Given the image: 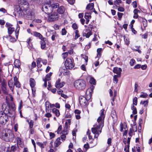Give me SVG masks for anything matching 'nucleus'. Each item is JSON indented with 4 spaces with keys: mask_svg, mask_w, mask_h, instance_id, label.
<instances>
[{
    "mask_svg": "<svg viewBox=\"0 0 152 152\" xmlns=\"http://www.w3.org/2000/svg\"><path fill=\"white\" fill-rule=\"evenodd\" d=\"M29 81L30 86L31 87L32 90L33 91V87H34L35 85V82L34 80L32 78H31L30 79Z\"/></svg>",
    "mask_w": 152,
    "mask_h": 152,
    "instance_id": "nucleus-19",
    "label": "nucleus"
},
{
    "mask_svg": "<svg viewBox=\"0 0 152 152\" xmlns=\"http://www.w3.org/2000/svg\"><path fill=\"white\" fill-rule=\"evenodd\" d=\"M68 53L66 52L65 53H63L62 54V57L64 59H65L68 56Z\"/></svg>",
    "mask_w": 152,
    "mask_h": 152,
    "instance_id": "nucleus-51",
    "label": "nucleus"
},
{
    "mask_svg": "<svg viewBox=\"0 0 152 152\" xmlns=\"http://www.w3.org/2000/svg\"><path fill=\"white\" fill-rule=\"evenodd\" d=\"M2 69L0 68V83H1V88L5 87L6 86L5 80L2 78Z\"/></svg>",
    "mask_w": 152,
    "mask_h": 152,
    "instance_id": "nucleus-9",
    "label": "nucleus"
},
{
    "mask_svg": "<svg viewBox=\"0 0 152 152\" xmlns=\"http://www.w3.org/2000/svg\"><path fill=\"white\" fill-rule=\"evenodd\" d=\"M42 10L45 13L49 14L52 12V7H51V5L46 4L42 6Z\"/></svg>",
    "mask_w": 152,
    "mask_h": 152,
    "instance_id": "nucleus-4",
    "label": "nucleus"
},
{
    "mask_svg": "<svg viewBox=\"0 0 152 152\" xmlns=\"http://www.w3.org/2000/svg\"><path fill=\"white\" fill-rule=\"evenodd\" d=\"M132 109L133 110L132 113L133 114H135L137 113L136 108L134 105H133L132 107Z\"/></svg>",
    "mask_w": 152,
    "mask_h": 152,
    "instance_id": "nucleus-43",
    "label": "nucleus"
},
{
    "mask_svg": "<svg viewBox=\"0 0 152 152\" xmlns=\"http://www.w3.org/2000/svg\"><path fill=\"white\" fill-rule=\"evenodd\" d=\"M124 40L126 45H128L129 44V39L125 37H124Z\"/></svg>",
    "mask_w": 152,
    "mask_h": 152,
    "instance_id": "nucleus-48",
    "label": "nucleus"
},
{
    "mask_svg": "<svg viewBox=\"0 0 152 152\" xmlns=\"http://www.w3.org/2000/svg\"><path fill=\"white\" fill-rule=\"evenodd\" d=\"M53 105H48L47 106L46 105V112H51V108Z\"/></svg>",
    "mask_w": 152,
    "mask_h": 152,
    "instance_id": "nucleus-30",
    "label": "nucleus"
},
{
    "mask_svg": "<svg viewBox=\"0 0 152 152\" xmlns=\"http://www.w3.org/2000/svg\"><path fill=\"white\" fill-rule=\"evenodd\" d=\"M112 139L111 138H108L107 140V144L108 145V146H110L111 145V143L112 142Z\"/></svg>",
    "mask_w": 152,
    "mask_h": 152,
    "instance_id": "nucleus-54",
    "label": "nucleus"
},
{
    "mask_svg": "<svg viewBox=\"0 0 152 152\" xmlns=\"http://www.w3.org/2000/svg\"><path fill=\"white\" fill-rule=\"evenodd\" d=\"M29 127L31 129L33 128L34 125V121L32 120H31L29 123Z\"/></svg>",
    "mask_w": 152,
    "mask_h": 152,
    "instance_id": "nucleus-55",
    "label": "nucleus"
},
{
    "mask_svg": "<svg viewBox=\"0 0 152 152\" xmlns=\"http://www.w3.org/2000/svg\"><path fill=\"white\" fill-rule=\"evenodd\" d=\"M138 12H140V11L137 9H135L134 10V15L133 16L134 18L137 19L138 18V15L137 13Z\"/></svg>",
    "mask_w": 152,
    "mask_h": 152,
    "instance_id": "nucleus-26",
    "label": "nucleus"
},
{
    "mask_svg": "<svg viewBox=\"0 0 152 152\" xmlns=\"http://www.w3.org/2000/svg\"><path fill=\"white\" fill-rule=\"evenodd\" d=\"M137 131V126H135V130H132L131 129H130L129 131V134L130 136L131 137L132 135V133L133 132H135Z\"/></svg>",
    "mask_w": 152,
    "mask_h": 152,
    "instance_id": "nucleus-39",
    "label": "nucleus"
},
{
    "mask_svg": "<svg viewBox=\"0 0 152 152\" xmlns=\"http://www.w3.org/2000/svg\"><path fill=\"white\" fill-rule=\"evenodd\" d=\"M61 80L60 79H58L56 83L55 86L57 88H60L63 86L65 84L64 82H60Z\"/></svg>",
    "mask_w": 152,
    "mask_h": 152,
    "instance_id": "nucleus-12",
    "label": "nucleus"
},
{
    "mask_svg": "<svg viewBox=\"0 0 152 152\" xmlns=\"http://www.w3.org/2000/svg\"><path fill=\"white\" fill-rule=\"evenodd\" d=\"M94 4L93 3L88 4L86 7V9L88 10H92L94 9Z\"/></svg>",
    "mask_w": 152,
    "mask_h": 152,
    "instance_id": "nucleus-24",
    "label": "nucleus"
},
{
    "mask_svg": "<svg viewBox=\"0 0 152 152\" xmlns=\"http://www.w3.org/2000/svg\"><path fill=\"white\" fill-rule=\"evenodd\" d=\"M93 92V90L90 88L86 90V94L88 98H90L91 97Z\"/></svg>",
    "mask_w": 152,
    "mask_h": 152,
    "instance_id": "nucleus-16",
    "label": "nucleus"
},
{
    "mask_svg": "<svg viewBox=\"0 0 152 152\" xmlns=\"http://www.w3.org/2000/svg\"><path fill=\"white\" fill-rule=\"evenodd\" d=\"M49 135L50 139H52L53 138L55 135L54 133H53L52 132H50L49 133Z\"/></svg>",
    "mask_w": 152,
    "mask_h": 152,
    "instance_id": "nucleus-60",
    "label": "nucleus"
},
{
    "mask_svg": "<svg viewBox=\"0 0 152 152\" xmlns=\"http://www.w3.org/2000/svg\"><path fill=\"white\" fill-rule=\"evenodd\" d=\"M9 133H7L8 134L7 135L5 141L7 142H11L12 141L14 138V135L13 132L10 130L9 131Z\"/></svg>",
    "mask_w": 152,
    "mask_h": 152,
    "instance_id": "nucleus-7",
    "label": "nucleus"
},
{
    "mask_svg": "<svg viewBox=\"0 0 152 152\" xmlns=\"http://www.w3.org/2000/svg\"><path fill=\"white\" fill-rule=\"evenodd\" d=\"M78 30H76L75 31V39H77L80 37V35L78 34Z\"/></svg>",
    "mask_w": 152,
    "mask_h": 152,
    "instance_id": "nucleus-44",
    "label": "nucleus"
},
{
    "mask_svg": "<svg viewBox=\"0 0 152 152\" xmlns=\"http://www.w3.org/2000/svg\"><path fill=\"white\" fill-rule=\"evenodd\" d=\"M148 96L147 94L143 92H141L140 93V97L141 98H146Z\"/></svg>",
    "mask_w": 152,
    "mask_h": 152,
    "instance_id": "nucleus-35",
    "label": "nucleus"
},
{
    "mask_svg": "<svg viewBox=\"0 0 152 152\" xmlns=\"http://www.w3.org/2000/svg\"><path fill=\"white\" fill-rule=\"evenodd\" d=\"M92 34L91 31H90L89 32L87 33H84L83 34V36H85L86 37L88 38Z\"/></svg>",
    "mask_w": 152,
    "mask_h": 152,
    "instance_id": "nucleus-36",
    "label": "nucleus"
},
{
    "mask_svg": "<svg viewBox=\"0 0 152 152\" xmlns=\"http://www.w3.org/2000/svg\"><path fill=\"white\" fill-rule=\"evenodd\" d=\"M52 10L53 8H56L59 7V5L58 3H54L51 5Z\"/></svg>",
    "mask_w": 152,
    "mask_h": 152,
    "instance_id": "nucleus-34",
    "label": "nucleus"
},
{
    "mask_svg": "<svg viewBox=\"0 0 152 152\" xmlns=\"http://www.w3.org/2000/svg\"><path fill=\"white\" fill-rule=\"evenodd\" d=\"M31 34L36 37H38L41 40H45V38L44 37L42 36L39 33L36 32H33Z\"/></svg>",
    "mask_w": 152,
    "mask_h": 152,
    "instance_id": "nucleus-14",
    "label": "nucleus"
},
{
    "mask_svg": "<svg viewBox=\"0 0 152 152\" xmlns=\"http://www.w3.org/2000/svg\"><path fill=\"white\" fill-rule=\"evenodd\" d=\"M6 25L8 27V32L9 34V35H10L14 31L15 29L14 28L10 26V25L9 24L7 23Z\"/></svg>",
    "mask_w": 152,
    "mask_h": 152,
    "instance_id": "nucleus-15",
    "label": "nucleus"
},
{
    "mask_svg": "<svg viewBox=\"0 0 152 152\" xmlns=\"http://www.w3.org/2000/svg\"><path fill=\"white\" fill-rule=\"evenodd\" d=\"M72 116V115H71L69 113H67V112H66V114H65V117L66 118H70Z\"/></svg>",
    "mask_w": 152,
    "mask_h": 152,
    "instance_id": "nucleus-53",
    "label": "nucleus"
},
{
    "mask_svg": "<svg viewBox=\"0 0 152 152\" xmlns=\"http://www.w3.org/2000/svg\"><path fill=\"white\" fill-rule=\"evenodd\" d=\"M79 102L80 104H92L93 103L91 101L89 100H87L86 98L83 96H81L79 97Z\"/></svg>",
    "mask_w": 152,
    "mask_h": 152,
    "instance_id": "nucleus-5",
    "label": "nucleus"
},
{
    "mask_svg": "<svg viewBox=\"0 0 152 152\" xmlns=\"http://www.w3.org/2000/svg\"><path fill=\"white\" fill-rule=\"evenodd\" d=\"M51 75V73H48L46 76V78L45 80H50V77Z\"/></svg>",
    "mask_w": 152,
    "mask_h": 152,
    "instance_id": "nucleus-47",
    "label": "nucleus"
},
{
    "mask_svg": "<svg viewBox=\"0 0 152 152\" xmlns=\"http://www.w3.org/2000/svg\"><path fill=\"white\" fill-rule=\"evenodd\" d=\"M52 112L58 117L60 115V113L58 110L56 108H54L52 109Z\"/></svg>",
    "mask_w": 152,
    "mask_h": 152,
    "instance_id": "nucleus-25",
    "label": "nucleus"
},
{
    "mask_svg": "<svg viewBox=\"0 0 152 152\" xmlns=\"http://www.w3.org/2000/svg\"><path fill=\"white\" fill-rule=\"evenodd\" d=\"M20 29V27L18 26L16 28V30L15 31V35L17 39L18 38V36L19 34V32Z\"/></svg>",
    "mask_w": 152,
    "mask_h": 152,
    "instance_id": "nucleus-40",
    "label": "nucleus"
},
{
    "mask_svg": "<svg viewBox=\"0 0 152 152\" xmlns=\"http://www.w3.org/2000/svg\"><path fill=\"white\" fill-rule=\"evenodd\" d=\"M133 7L136 8L137 7V2L136 1L133 2L132 4Z\"/></svg>",
    "mask_w": 152,
    "mask_h": 152,
    "instance_id": "nucleus-58",
    "label": "nucleus"
},
{
    "mask_svg": "<svg viewBox=\"0 0 152 152\" xmlns=\"http://www.w3.org/2000/svg\"><path fill=\"white\" fill-rule=\"evenodd\" d=\"M85 18L86 19L91 18V14L88 13H86L85 14Z\"/></svg>",
    "mask_w": 152,
    "mask_h": 152,
    "instance_id": "nucleus-37",
    "label": "nucleus"
},
{
    "mask_svg": "<svg viewBox=\"0 0 152 152\" xmlns=\"http://www.w3.org/2000/svg\"><path fill=\"white\" fill-rule=\"evenodd\" d=\"M5 38L8 39L10 42H14L16 41V39L15 38L12 37L10 35H8L6 37L4 36L3 37L4 39Z\"/></svg>",
    "mask_w": 152,
    "mask_h": 152,
    "instance_id": "nucleus-23",
    "label": "nucleus"
},
{
    "mask_svg": "<svg viewBox=\"0 0 152 152\" xmlns=\"http://www.w3.org/2000/svg\"><path fill=\"white\" fill-rule=\"evenodd\" d=\"M26 18L28 20H31L34 17V13L32 10H29L27 12Z\"/></svg>",
    "mask_w": 152,
    "mask_h": 152,
    "instance_id": "nucleus-10",
    "label": "nucleus"
},
{
    "mask_svg": "<svg viewBox=\"0 0 152 152\" xmlns=\"http://www.w3.org/2000/svg\"><path fill=\"white\" fill-rule=\"evenodd\" d=\"M102 49L101 48H98L97 50V56L95 58H99L101 55V52L102 51Z\"/></svg>",
    "mask_w": 152,
    "mask_h": 152,
    "instance_id": "nucleus-29",
    "label": "nucleus"
},
{
    "mask_svg": "<svg viewBox=\"0 0 152 152\" xmlns=\"http://www.w3.org/2000/svg\"><path fill=\"white\" fill-rule=\"evenodd\" d=\"M17 148V146L16 145H12L11 147V149L10 151H8L7 152H15V151L16 150Z\"/></svg>",
    "mask_w": 152,
    "mask_h": 152,
    "instance_id": "nucleus-31",
    "label": "nucleus"
},
{
    "mask_svg": "<svg viewBox=\"0 0 152 152\" xmlns=\"http://www.w3.org/2000/svg\"><path fill=\"white\" fill-rule=\"evenodd\" d=\"M37 144L39 147H40L42 148H44V145L42 143L40 142H37Z\"/></svg>",
    "mask_w": 152,
    "mask_h": 152,
    "instance_id": "nucleus-49",
    "label": "nucleus"
},
{
    "mask_svg": "<svg viewBox=\"0 0 152 152\" xmlns=\"http://www.w3.org/2000/svg\"><path fill=\"white\" fill-rule=\"evenodd\" d=\"M61 140V138H58L56 140L54 144H56V147H58L60 144L61 142L60 141Z\"/></svg>",
    "mask_w": 152,
    "mask_h": 152,
    "instance_id": "nucleus-32",
    "label": "nucleus"
},
{
    "mask_svg": "<svg viewBox=\"0 0 152 152\" xmlns=\"http://www.w3.org/2000/svg\"><path fill=\"white\" fill-rule=\"evenodd\" d=\"M4 117L0 118V124L2 125H5L8 120V118L7 115H4Z\"/></svg>",
    "mask_w": 152,
    "mask_h": 152,
    "instance_id": "nucleus-11",
    "label": "nucleus"
},
{
    "mask_svg": "<svg viewBox=\"0 0 152 152\" xmlns=\"http://www.w3.org/2000/svg\"><path fill=\"white\" fill-rule=\"evenodd\" d=\"M74 86L77 89L79 90L84 89L86 87L85 81L82 80H76L74 83Z\"/></svg>",
    "mask_w": 152,
    "mask_h": 152,
    "instance_id": "nucleus-2",
    "label": "nucleus"
},
{
    "mask_svg": "<svg viewBox=\"0 0 152 152\" xmlns=\"http://www.w3.org/2000/svg\"><path fill=\"white\" fill-rule=\"evenodd\" d=\"M72 26L74 29H76L78 28L77 25L75 23H73L72 24Z\"/></svg>",
    "mask_w": 152,
    "mask_h": 152,
    "instance_id": "nucleus-64",
    "label": "nucleus"
},
{
    "mask_svg": "<svg viewBox=\"0 0 152 152\" xmlns=\"http://www.w3.org/2000/svg\"><path fill=\"white\" fill-rule=\"evenodd\" d=\"M16 139L17 144L19 145L21 144L22 143L21 139L19 137H18Z\"/></svg>",
    "mask_w": 152,
    "mask_h": 152,
    "instance_id": "nucleus-50",
    "label": "nucleus"
},
{
    "mask_svg": "<svg viewBox=\"0 0 152 152\" xmlns=\"http://www.w3.org/2000/svg\"><path fill=\"white\" fill-rule=\"evenodd\" d=\"M122 71V69L120 68H118L117 67H115L113 69V72L114 73L117 74L119 77H120L121 76V72Z\"/></svg>",
    "mask_w": 152,
    "mask_h": 152,
    "instance_id": "nucleus-13",
    "label": "nucleus"
},
{
    "mask_svg": "<svg viewBox=\"0 0 152 152\" xmlns=\"http://www.w3.org/2000/svg\"><path fill=\"white\" fill-rule=\"evenodd\" d=\"M7 105H2L1 108L3 111H7Z\"/></svg>",
    "mask_w": 152,
    "mask_h": 152,
    "instance_id": "nucleus-46",
    "label": "nucleus"
},
{
    "mask_svg": "<svg viewBox=\"0 0 152 152\" xmlns=\"http://www.w3.org/2000/svg\"><path fill=\"white\" fill-rule=\"evenodd\" d=\"M14 85L15 86L17 87H20V84L19 82L18 81L17 78L16 76L14 77Z\"/></svg>",
    "mask_w": 152,
    "mask_h": 152,
    "instance_id": "nucleus-22",
    "label": "nucleus"
},
{
    "mask_svg": "<svg viewBox=\"0 0 152 152\" xmlns=\"http://www.w3.org/2000/svg\"><path fill=\"white\" fill-rule=\"evenodd\" d=\"M100 116L97 120L98 124L94 125V127L92 128V132L95 134L94 138H97L99 134L101 133L102 128L104 126V119L105 117L104 113V110L100 111Z\"/></svg>",
    "mask_w": 152,
    "mask_h": 152,
    "instance_id": "nucleus-1",
    "label": "nucleus"
},
{
    "mask_svg": "<svg viewBox=\"0 0 152 152\" xmlns=\"http://www.w3.org/2000/svg\"><path fill=\"white\" fill-rule=\"evenodd\" d=\"M137 97H135L133 99V104H137Z\"/></svg>",
    "mask_w": 152,
    "mask_h": 152,
    "instance_id": "nucleus-56",
    "label": "nucleus"
},
{
    "mask_svg": "<svg viewBox=\"0 0 152 152\" xmlns=\"http://www.w3.org/2000/svg\"><path fill=\"white\" fill-rule=\"evenodd\" d=\"M14 64L16 67L18 68L20 67V63L18 60L17 59L14 62Z\"/></svg>",
    "mask_w": 152,
    "mask_h": 152,
    "instance_id": "nucleus-27",
    "label": "nucleus"
},
{
    "mask_svg": "<svg viewBox=\"0 0 152 152\" xmlns=\"http://www.w3.org/2000/svg\"><path fill=\"white\" fill-rule=\"evenodd\" d=\"M142 23L144 27H145L147 26V21L145 19H143Z\"/></svg>",
    "mask_w": 152,
    "mask_h": 152,
    "instance_id": "nucleus-45",
    "label": "nucleus"
},
{
    "mask_svg": "<svg viewBox=\"0 0 152 152\" xmlns=\"http://www.w3.org/2000/svg\"><path fill=\"white\" fill-rule=\"evenodd\" d=\"M59 17L58 13L54 12L49 15L48 19L50 21H53L58 20Z\"/></svg>",
    "mask_w": 152,
    "mask_h": 152,
    "instance_id": "nucleus-6",
    "label": "nucleus"
},
{
    "mask_svg": "<svg viewBox=\"0 0 152 152\" xmlns=\"http://www.w3.org/2000/svg\"><path fill=\"white\" fill-rule=\"evenodd\" d=\"M62 91H59L58 94H61V96L64 97V98L66 99V98L67 97V96L64 94H61V92Z\"/></svg>",
    "mask_w": 152,
    "mask_h": 152,
    "instance_id": "nucleus-59",
    "label": "nucleus"
},
{
    "mask_svg": "<svg viewBox=\"0 0 152 152\" xmlns=\"http://www.w3.org/2000/svg\"><path fill=\"white\" fill-rule=\"evenodd\" d=\"M65 65L67 69H72L75 65L73 59L69 58H67L65 61Z\"/></svg>",
    "mask_w": 152,
    "mask_h": 152,
    "instance_id": "nucleus-3",
    "label": "nucleus"
},
{
    "mask_svg": "<svg viewBox=\"0 0 152 152\" xmlns=\"http://www.w3.org/2000/svg\"><path fill=\"white\" fill-rule=\"evenodd\" d=\"M66 33V31L65 28L62 29L61 31V34L62 35H65Z\"/></svg>",
    "mask_w": 152,
    "mask_h": 152,
    "instance_id": "nucleus-61",
    "label": "nucleus"
},
{
    "mask_svg": "<svg viewBox=\"0 0 152 152\" xmlns=\"http://www.w3.org/2000/svg\"><path fill=\"white\" fill-rule=\"evenodd\" d=\"M123 14L120 12H118V17L119 19V20H121V19L122 16Z\"/></svg>",
    "mask_w": 152,
    "mask_h": 152,
    "instance_id": "nucleus-62",
    "label": "nucleus"
},
{
    "mask_svg": "<svg viewBox=\"0 0 152 152\" xmlns=\"http://www.w3.org/2000/svg\"><path fill=\"white\" fill-rule=\"evenodd\" d=\"M42 59L41 58H38L37 59V66L38 68L40 67L42 65L41 64Z\"/></svg>",
    "mask_w": 152,
    "mask_h": 152,
    "instance_id": "nucleus-28",
    "label": "nucleus"
},
{
    "mask_svg": "<svg viewBox=\"0 0 152 152\" xmlns=\"http://www.w3.org/2000/svg\"><path fill=\"white\" fill-rule=\"evenodd\" d=\"M66 137V135H65L64 134H62V135H61V137L60 138H61V139L63 141H64V140H65Z\"/></svg>",
    "mask_w": 152,
    "mask_h": 152,
    "instance_id": "nucleus-63",
    "label": "nucleus"
},
{
    "mask_svg": "<svg viewBox=\"0 0 152 152\" xmlns=\"http://www.w3.org/2000/svg\"><path fill=\"white\" fill-rule=\"evenodd\" d=\"M65 11V8L63 6H60L57 10V12L59 14H62L64 13Z\"/></svg>",
    "mask_w": 152,
    "mask_h": 152,
    "instance_id": "nucleus-21",
    "label": "nucleus"
},
{
    "mask_svg": "<svg viewBox=\"0 0 152 152\" xmlns=\"http://www.w3.org/2000/svg\"><path fill=\"white\" fill-rule=\"evenodd\" d=\"M118 75H114L113 76V80L114 81V83H117L118 81V78L120 77Z\"/></svg>",
    "mask_w": 152,
    "mask_h": 152,
    "instance_id": "nucleus-38",
    "label": "nucleus"
},
{
    "mask_svg": "<svg viewBox=\"0 0 152 152\" xmlns=\"http://www.w3.org/2000/svg\"><path fill=\"white\" fill-rule=\"evenodd\" d=\"M18 3L19 4L25 5L27 4V2L25 0H18Z\"/></svg>",
    "mask_w": 152,
    "mask_h": 152,
    "instance_id": "nucleus-33",
    "label": "nucleus"
},
{
    "mask_svg": "<svg viewBox=\"0 0 152 152\" xmlns=\"http://www.w3.org/2000/svg\"><path fill=\"white\" fill-rule=\"evenodd\" d=\"M135 62V61L133 59H131L130 61V64L131 66H133Z\"/></svg>",
    "mask_w": 152,
    "mask_h": 152,
    "instance_id": "nucleus-52",
    "label": "nucleus"
},
{
    "mask_svg": "<svg viewBox=\"0 0 152 152\" xmlns=\"http://www.w3.org/2000/svg\"><path fill=\"white\" fill-rule=\"evenodd\" d=\"M148 104V100L141 101L140 102V104Z\"/></svg>",
    "mask_w": 152,
    "mask_h": 152,
    "instance_id": "nucleus-57",
    "label": "nucleus"
},
{
    "mask_svg": "<svg viewBox=\"0 0 152 152\" xmlns=\"http://www.w3.org/2000/svg\"><path fill=\"white\" fill-rule=\"evenodd\" d=\"M1 89L4 94H8V91L6 88V87L1 88Z\"/></svg>",
    "mask_w": 152,
    "mask_h": 152,
    "instance_id": "nucleus-42",
    "label": "nucleus"
},
{
    "mask_svg": "<svg viewBox=\"0 0 152 152\" xmlns=\"http://www.w3.org/2000/svg\"><path fill=\"white\" fill-rule=\"evenodd\" d=\"M10 130L6 129L4 130L0 133V138L5 140L7 133H9V131Z\"/></svg>",
    "mask_w": 152,
    "mask_h": 152,
    "instance_id": "nucleus-8",
    "label": "nucleus"
},
{
    "mask_svg": "<svg viewBox=\"0 0 152 152\" xmlns=\"http://www.w3.org/2000/svg\"><path fill=\"white\" fill-rule=\"evenodd\" d=\"M8 85L10 89L13 91L14 90V83H13V81L12 79L10 80L8 82Z\"/></svg>",
    "mask_w": 152,
    "mask_h": 152,
    "instance_id": "nucleus-17",
    "label": "nucleus"
},
{
    "mask_svg": "<svg viewBox=\"0 0 152 152\" xmlns=\"http://www.w3.org/2000/svg\"><path fill=\"white\" fill-rule=\"evenodd\" d=\"M89 82L90 84L93 85H95L96 84V80L94 78L91 77L90 78Z\"/></svg>",
    "mask_w": 152,
    "mask_h": 152,
    "instance_id": "nucleus-41",
    "label": "nucleus"
},
{
    "mask_svg": "<svg viewBox=\"0 0 152 152\" xmlns=\"http://www.w3.org/2000/svg\"><path fill=\"white\" fill-rule=\"evenodd\" d=\"M7 111L10 112V111H14L15 110L16 108L15 105H7Z\"/></svg>",
    "mask_w": 152,
    "mask_h": 152,
    "instance_id": "nucleus-18",
    "label": "nucleus"
},
{
    "mask_svg": "<svg viewBox=\"0 0 152 152\" xmlns=\"http://www.w3.org/2000/svg\"><path fill=\"white\" fill-rule=\"evenodd\" d=\"M46 40V39L45 38V40H41V41L40 42L41 48L42 50H44L45 49V48L46 46V43L45 42Z\"/></svg>",
    "mask_w": 152,
    "mask_h": 152,
    "instance_id": "nucleus-20",
    "label": "nucleus"
}]
</instances>
